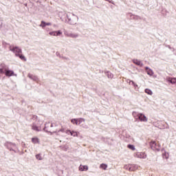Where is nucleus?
Instances as JSON below:
<instances>
[{
  "instance_id": "obj_32",
  "label": "nucleus",
  "mask_w": 176,
  "mask_h": 176,
  "mask_svg": "<svg viewBox=\"0 0 176 176\" xmlns=\"http://www.w3.org/2000/svg\"><path fill=\"white\" fill-rule=\"evenodd\" d=\"M85 118H79L78 119V124H80V123H82V122H85Z\"/></svg>"
},
{
  "instance_id": "obj_1",
  "label": "nucleus",
  "mask_w": 176,
  "mask_h": 176,
  "mask_svg": "<svg viewBox=\"0 0 176 176\" xmlns=\"http://www.w3.org/2000/svg\"><path fill=\"white\" fill-rule=\"evenodd\" d=\"M67 19L66 20L67 24H69L70 25H75L76 23H78V20H79V18L78 16L75 15L73 13H69L67 14Z\"/></svg>"
},
{
  "instance_id": "obj_26",
  "label": "nucleus",
  "mask_w": 176,
  "mask_h": 176,
  "mask_svg": "<svg viewBox=\"0 0 176 176\" xmlns=\"http://www.w3.org/2000/svg\"><path fill=\"white\" fill-rule=\"evenodd\" d=\"M107 167H108V166L105 164H100V168H102L103 170H107Z\"/></svg>"
},
{
  "instance_id": "obj_40",
  "label": "nucleus",
  "mask_w": 176,
  "mask_h": 176,
  "mask_svg": "<svg viewBox=\"0 0 176 176\" xmlns=\"http://www.w3.org/2000/svg\"><path fill=\"white\" fill-rule=\"evenodd\" d=\"M45 25H52V23H45Z\"/></svg>"
},
{
  "instance_id": "obj_8",
  "label": "nucleus",
  "mask_w": 176,
  "mask_h": 176,
  "mask_svg": "<svg viewBox=\"0 0 176 176\" xmlns=\"http://www.w3.org/2000/svg\"><path fill=\"white\" fill-rule=\"evenodd\" d=\"M150 146L151 149H153V151H157V152L160 151V147L158 146L157 148V144H156V142L155 141H152L151 142H150Z\"/></svg>"
},
{
  "instance_id": "obj_10",
  "label": "nucleus",
  "mask_w": 176,
  "mask_h": 176,
  "mask_svg": "<svg viewBox=\"0 0 176 176\" xmlns=\"http://www.w3.org/2000/svg\"><path fill=\"white\" fill-rule=\"evenodd\" d=\"M133 64H135L136 65H139V67H144V63L140 60L138 59H133Z\"/></svg>"
},
{
  "instance_id": "obj_7",
  "label": "nucleus",
  "mask_w": 176,
  "mask_h": 176,
  "mask_svg": "<svg viewBox=\"0 0 176 176\" xmlns=\"http://www.w3.org/2000/svg\"><path fill=\"white\" fill-rule=\"evenodd\" d=\"M49 126H50V127ZM54 125L53 124H50V122H48L45 124V127L43 130L44 131H46V133H52V131H54L52 130V127H54Z\"/></svg>"
},
{
  "instance_id": "obj_34",
  "label": "nucleus",
  "mask_w": 176,
  "mask_h": 176,
  "mask_svg": "<svg viewBox=\"0 0 176 176\" xmlns=\"http://www.w3.org/2000/svg\"><path fill=\"white\" fill-rule=\"evenodd\" d=\"M63 60H69V58L65 57V56H62Z\"/></svg>"
},
{
  "instance_id": "obj_14",
  "label": "nucleus",
  "mask_w": 176,
  "mask_h": 176,
  "mask_svg": "<svg viewBox=\"0 0 176 176\" xmlns=\"http://www.w3.org/2000/svg\"><path fill=\"white\" fill-rule=\"evenodd\" d=\"M130 171H135V170L138 169V165L131 164Z\"/></svg>"
},
{
  "instance_id": "obj_11",
  "label": "nucleus",
  "mask_w": 176,
  "mask_h": 176,
  "mask_svg": "<svg viewBox=\"0 0 176 176\" xmlns=\"http://www.w3.org/2000/svg\"><path fill=\"white\" fill-rule=\"evenodd\" d=\"M28 76V78H30V79H31L32 80H34V82H38L39 80V78H38V76H34L31 74H29Z\"/></svg>"
},
{
  "instance_id": "obj_23",
  "label": "nucleus",
  "mask_w": 176,
  "mask_h": 176,
  "mask_svg": "<svg viewBox=\"0 0 176 176\" xmlns=\"http://www.w3.org/2000/svg\"><path fill=\"white\" fill-rule=\"evenodd\" d=\"M62 34L63 32L60 30L55 31V36H60Z\"/></svg>"
},
{
  "instance_id": "obj_19",
  "label": "nucleus",
  "mask_w": 176,
  "mask_h": 176,
  "mask_svg": "<svg viewBox=\"0 0 176 176\" xmlns=\"http://www.w3.org/2000/svg\"><path fill=\"white\" fill-rule=\"evenodd\" d=\"M16 57H19V58H21V60H23V61H27V59L25 58V56H24L21 54H19Z\"/></svg>"
},
{
  "instance_id": "obj_13",
  "label": "nucleus",
  "mask_w": 176,
  "mask_h": 176,
  "mask_svg": "<svg viewBox=\"0 0 176 176\" xmlns=\"http://www.w3.org/2000/svg\"><path fill=\"white\" fill-rule=\"evenodd\" d=\"M79 170L80 171H87L89 170V166H86V165H80L79 166Z\"/></svg>"
},
{
  "instance_id": "obj_16",
  "label": "nucleus",
  "mask_w": 176,
  "mask_h": 176,
  "mask_svg": "<svg viewBox=\"0 0 176 176\" xmlns=\"http://www.w3.org/2000/svg\"><path fill=\"white\" fill-rule=\"evenodd\" d=\"M105 74L109 79H112V78H113V74H112V73L110 72H107Z\"/></svg>"
},
{
  "instance_id": "obj_38",
  "label": "nucleus",
  "mask_w": 176,
  "mask_h": 176,
  "mask_svg": "<svg viewBox=\"0 0 176 176\" xmlns=\"http://www.w3.org/2000/svg\"><path fill=\"white\" fill-rule=\"evenodd\" d=\"M130 82L132 83L133 86L135 85V82H134V81L131 80Z\"/></svg>"
},
{
  "instance_id": "obj_36",
  "label": "nucleus",
  "mask_w": 176,
  "mask_h": 176,
  "mask_svg": "<svg viewBox=\"0 0 176 176\" xmlns=\"http://www.w3.org/2000/svg\"><path fill=\"white\" fill-rule=\"evenodd\" d=\"M56 56H57L58 57H60V58H62V56H60V53H58V52H56Z\"/></svg>"
},
{
  "instance_id": "obj_41",
  "label": "nucleus",
  "mask_w": 176,
  "mask_h": 176,
  "mask_svg": "<svg viewBox=\"0 0 176 176\" xmlns=\"http://www.w3.org/2000/svg\"><path fill=\"white\" fill-rule=\"evenodd\" d=\"M148 69H149V67H145V70L147 72V71H148Z\"/></svg>"
},
{
  "instance_id": "obj_37",
  "label": "nucleus",
  "mask_w": 176,
  "mask_h": 176,
  "mask_svg": "<svg viewBox=\"0 0 176 176\" xmlns=\"http://www.w3.org/2000/svg\"><path fill=\"white\" fill-rule=\"evenodd\" d=\"M130 82L132 83L133 86L135 85V82H134V81L131 80Z\"/></svg>"
},
{
  "instance_id": "obj_29",
  "label": "nucleus",
  "mask_w": 176,
  "mask_h": 176,
  "mask_svg": "<svg viewBox=\"0 0 176 176\" xmlns=\"http://www.w3.org/2000/svg\"><path fill=\"white\" fill-rule=\"evenodd\" d=\"M40 27H42V28H43L44 27H46V22L42 21L41 23L40 24Z\"/></svg>"
},
{
  "instance_id": "obj_45",
  "label": "nucleus",
  "mask_w": 176,
  "mask_h": 176,
  "mask_svg": "<svg viewBox=\"0 0 176 176\" xmlns=\"http://www.w3.org/2000/svg\"><path fill=\"white\" fill-rule=\"evenodd\" d=\"M164 151V148H162V152H163Z\"/></svg>"
},
{
  "instance_id": "obj_18",
  "label": "nucleus",
  "mask_w": 176,
  "mask_h": 176,
  "mask_svg": "<svg viewBox=\"0 0 176 176\" xmlns=\"http://www.w3.org/2000/svg\"><path fill=\"white\" fill-rule=\"evenodd\" d=\"M144 91L145 93H146V94H148V96H152V94H153V93L152 92V90L149 89H146Z\"/></svg>"
},
{
  "instance_id": "obj_17",
  "label": "nucleus",
  "mask_w": 176,
  "mask_h": 176,
  "mask_svg": "<svg viewBox=\"0 0 176 176\" xmlns=\"http://www.w3.org/2000/svg\"><path fill=\"white\" fill-rule=\"evenodd\" d=\"M32 142H33V144H38L39 143V139H38V138H32Z\"/></svg>"
},
{
  "instance_id": "obj_44",
  "label": "nucleus",
  "mask_w": 176,
  "mask_h": 176,
  "mask_svg": "<svg viewBox=\"0 0 176 176\" xmlns=\"http://www.w3.org/2000/svg\"><path fill=\"white\" fill-rule=\"evenodd\" d=\"M159 147L160 148V144L157 145V148H159Z\"/></svg>"
},
{
  "instance_id": "obj_31",
  "label": "nucleus",
  "mask_w": 176,
  "mask_h": 176,
  "mask_svg": "<svg viewBox=\"0 0 176 176\" xmlns=\"http://www.w3.org/2000/svg\"><path fill=\"white\" fill-rule=\"evenodd\" d=\"M164 159H168V153H165L162 154Z\"/></svg>"
},
{
  "instance_id": "obj_2",
  "label": "nucleus",
  "mask_w": 176,
  "mask_h": 176,
  "mask_svg": "<svg viewBox=\"0 0 176 176\" xmlns=\"http://www.w3.org/2000/svg\"><path fill=\"white\" fill-rule=\"evenodd\" d=\"M132 115L134 116V118L137 116L138 119H139L140 122H148V118L143 113H138L137 112L133 111Z\"/></svg>"
},
{
  "instance_id": "obj_6",
  "label": "nucleus",
  "mask_w": 176,
  "mask_h": 176,
  "mask_svg": "<svg viewBox=\"0 0 176 176\" xmlns=\"http://www.w3.org/2000/svg\"><path fill=\"white\" fill-rule=\"evenodd\" d=\"M64 35L65 36H67L68 38H78L79 34L78 33H72L69 32L68 31H65L64 32Z\"/></svg>"
},
{
  "instance_id": "obj_5",
  "label": "nucleus",
  "mask_w": 176,
  "mask_h": 176,
  "mask_svg": "<svg viewBox=\"0 0 176 176\" xmlns=\"http://www.w3.org/2000/svg\"><path fill=\"white\" fill-rule=\"evenodd\" d=\"M3 69L4 71V74L6 76H13V75H14V72L8 69V68H6V66H5V65H3Z\"/></svg>"
},
{
  "instance_id": "obj_22",
  "label": "nucleus",
  "mask_w": 176,
  "mask_h": 176,
  "mask_svg": "<svg viewBox=\"0 0 176 176\" xmlns=\"http://www.w3.org/2000/svg\"><path fill=\"white\" fill-rule=\"evenodd\" d=\"M65 129H60L58 132L57 131H54L53 133H57L58 135V133H67Z\"/></svg>"
},
{
  "instance_id": "obj_27",
  "label": "nucleus",
  "mask_w": 176,
  "mask_h": 176,
  "mask_svg": "<svg viewBox=\"0 0 176 176\" xmlns=\"http://www.w3.org/2000/svg\"><path fill=\"white\" fill-rule=\"evenodd\" d=\"M2 68H0V78H1V75L5 74V72L3 71V65H1Z\"/></svg>"
},
{
  "instance_id": "obj_9",
  "label": "nucleus",
  "mask_w": 176,
  "mask_h": 176,
  "mask_svg": "<svg viewBox=\"0 0 176 176\" xmlns=\"http://www.w3.org/2000/svg\"><path fill=\"white\" fill-rule=\"evenodd\" d=\"M136 157H138L139 159H145L146 158V155L145 153H138L135 155Z\"/></svg>"
},
{
  "instance_id": "obj_25",
  "label": "nucleus",
  "mask_w": 176,
  "mask_h": 176,
  "mask_svg": "<svg viewBox=\"0 0 176 176\" xmlns=\"http://www.w3.org/2000/svg\"><path fill=\"white\" fill-rule=\"evenodd\" d=\"M71 122L72 123H73V124H78V122L76 118L72 119Z\"/></svg>"
},
{
  "instance_id": "obj_21",
  "label": "nucleus",
  "mask_w": 176,
  "mask_h": 176,
  "mask_svg": "<svg viewBox=\"0 0 176 176\" xmlns=\"http://www.w3.org/2000/svg\"><path fill=\"white\" fill-rule=\"evenodd\" d=\"M147 75H149L150 76H153V70L151 69H149L148 70L146 71Z\"/></svg>"
},
{
  "instance_id": "obj_12",
  "label": "nucleus",
  "mask_w": 176,
  "mask_h": 176,
  "mask_svg": "<svg viewBox=\"0 0 176 176\" xmlns=\"http://www.w3.org/2000/svg\"><path fill=\"white\" fill-rule=\"evenodd\" d=\"M66 134H70L72 137H78V132L74 131L66 130Z\"/></svg>"
},
{
  "instance_id": "obj_39",
  "label": "nucleus",
  "mask_w": 176,
  "mask_h": 176,
  "mask_svg": "<svg viewBox=\"0 0 176 176\" xmlns=\"http://www.w3.org/2000/svg\"><path fill=\"white\" fill-rule=\"evenodd\" d=\"M2 28V21L0 20V30Z\"/></svg>"
},
{
  "instance_id": "obj_20",
  "label": "nucleus",
  "mask_w": 176,
  "mask_h": 176,
  "mask_svg": "<svg viewBox=\"0 0 176 176\" xmlns=\"http://www.w3.org/2000/svg\"><path fill=\"white\" fill-rule=\"evenodd\" d=\"M32 129L34 131H39V128L36 125H35L34 124H33V125L32 126Z\"/></svg>"
},
{
  "instance_id": "obj_15",
  "label": "nucleus",
  "mask_w": 176,
  "mask_h": 176,
  "mask_svg": "<svg viewBox=\"0 0 176 176\" xmlns=\"http://www.w3.org/2000/svg\"><path fill=\"white\" fill-rule=\"evenodd\" d=\"M168 82H169V83H171L172 85H175L176 78H168Z\"/></svg>"
},
{
  "instance_id": "obj_30",
  "label": "nucleus",
  "mask_w": 176,
  "mask_h": 176,
  "mask_svg": "<svg viewBox=\"0 0 176 176\" xmlns=\"http://www.w3.org/2000/svg\"><path fill=\"white\" fill-rule=\"evenodd\" d=\"M124 168H125V170H129V171H130L131 164L125 165L124 166Z\"/></svg>"
},
{
  "instance_id": "obj_24",
  "label": "nucleus",
  "mask_w": 176,
  "mask_h": 176,
  "mask_svg": "<svg viewBox=\"0 0 176 176\" xmlns=\"http://www.w3.org/2000/svg\"><path fill=\"white\" fill-rule=\"evenodd\" d=\"M129 149H131V151H135V147L133 144H128Z\"/></svg>"
},
{
  "instance_id": "obj_35",
  "label": "nucleus",
  "mask_w": 176,
  "mask_h": 176,
  "mask_svg": "<svg viewBox=\"0 0 176 176\" xmlns=\"http://www.w3.org/2000/svg\"><path fill=\"white\" fill-rule=\"evenodd\" d=\"M107 2H109V3H112L113 5V2L111 0H105Z\"/></svg>"
},
{
  "instance_id": "obj_28",
  "label": "nucleus",
  "mask_w": 176,
  "mask_h": 176,
  "mask_svg": "<svg viewBox=\"0 0 176 176\" xmlns=\"http://www.w3.org/2000/svg\"><path fill=\"white\" fill-rule=\"evenodd\" d=\"M36 158L37 160H43V158H42V156H41V154L36 155Z\"/></svg>"
},
{
  "instance_id": "obj_3",
  "label": "nucleus",
  "mask_w": 176,
  "mask_h": 176,
  "mask_svg": "<svg viewBox=\"0 0 176 176\" xmlns=\"http://www.w3.org/2000/svg\"><path fill=\"white\" fill-rule=\"evenodd\" d=\"M10 52H13L15 54V56H18L19 54H21L22 53V51H21V49H20L19 47H14V46H12V45H10V47H9Z\"/></svg>"
},
{
  "instance_id": "obj_43",
  "label": "nucleus",
  "mask_w": 176,
  "mask_h": 176,
  "mask_svg": "<svg viewBox=\"0 0 176 176\" xmlns=\"http://www.w3.org/2000/svg\"><path fill=\"white\" fill-rule=\"evenodd\" d=\"M133 86H134V87H138V85L137 84H135V85H133Z\"/></svg>"
},
{
  "instance_id": "obj_33",
  "label": "nucleus",
  "mask_w": 176,
  "mask_h": 176,
  "mask_svg": "<svg viewBox=\"0 0 176 176\" xmlns=\"http://www.w3.org/2000/svg\"><path fill=\"white\" fill-rule=\"evenodd\" d=\"M50 35L52 36H56V32H50Z\"/></svg>"
},
{
  "instance_id": "obj_4",
  "label": "nucleus",
  "mask_w": 176,
  "mask_h": 176,
  "mask_svg": "<svg viewBox=\"0 0 176 176\" xmlns=\"http://www.w3.org/2000/svg\"><path fill=\"white\" fill-rule=\"evenodd\" d=\"M5 146L8 148L10 151H13L16 152L15 149H17V146L14 143H12L10 142H7L5 143Z\"/></svg>"
},
{
  "instance_id": "obj_42",
  "label": "nucleus",
  "mask_w": 176,
  "mask_h": 176,
  "mask_svg": "<svg viewBox=\"0 0 176 176\" xmlns=\"http://www.w3.org/2000/svg\"><path fill=\"white\" fill-rule=\"evenodd\" d=\"M3 46H5V45H6L8 44L6 43V42H3Z\"/></svg>"
}]
</instances>
